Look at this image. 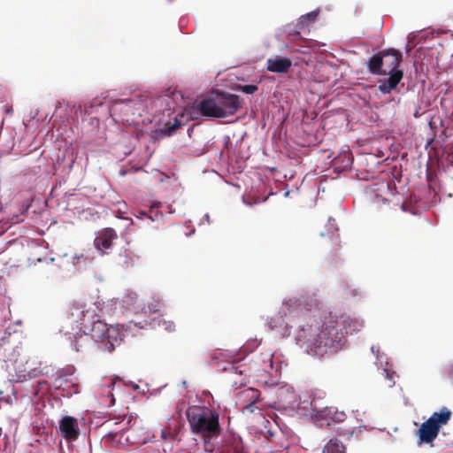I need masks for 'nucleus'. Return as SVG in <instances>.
Here are the masks:
<instances>
[{"label": "nucleus", "instance_id": "1", "mask_svg": "<svg viewBox=\"0 0 453 453\" xmlns=\"http://www.w3.org/2000/svg\"><path fill=\"white\" fill-rule=\"evenodd\" d=\"M363 326V320L346 313L330 312L324 318L320 330L312 341L314 352L319 356L337 352L345 343V334L357 333Z\"/></svg>", "mask_w": 453, "mask_h": 453}, {"label": "nucleus", "instance_id": "2", "mask_svg": "<svg viewBox=\"0 0 453 453\" xmlns=\"http://www.w3.org/2000/svg\"><path fill=\"white\" fill-rule=\"evenodd\" d=\"M191 432L203 438L205 449L212 451L211 441L221 434L219 413L205 406L191 405L186 410Z\"/></svg>", "mask_w": 453, "mask_h": 453}, {"label": "nucleus", "instance_id": "3", "mask_svg": "<svg viewBox=\"0 0 453 453\" xmlns=\"http://www.w3.org/2000/svg\"><path fill=\"white\" fill-rule=\"evenodd\" d=\"M83 308V304L78 303H73L71 308L72 315H74L73 310H81V312L83 316L81 322V326L84 330L89 331L88 334L93 340L96 339L100 341V347L104 350L110 353L112 352L122 342L120 331L113 326H108L105 322L99 319L96 315L94 316L96 319H94L90 324L86 320V314L88 313V311H85Z\"/></svg>", "mask_w": 453, "mask_h": 453}, {"label": "nucleus", "instance_id": "4", "mask_svg": "<svg viewBox=\"0 0 453 453\" xmlns=\"http://www.w3.org/2000/svg\"><path fill=\"white\" fill-rule=\"evenodd\" d=\"M152 104V100L146 95L138 94L132 97L114 101L110 107V114L115 122L127 126H134Z\"/></svg>", "mask_w": 453, "mask_h": 453}, {"label": "nucleus", "instance_id": "5", "mask_svg": "<svg viewBox=\"0 0 453 453\" xmlns=\"http://www.w3.org/2000/svg\"><path fill=\"white\" fill-rule=\"evenodd\" d=\"M451 418L452 411L448 407L443 406L439 411H434L427 420L421 424L417 432L418 444L433 446L441 428L446 426Z\"/></svg>", "mask_w": 453, "mask_h": 453}, {"label": "nucleus", "instance_id": "6", "mask_svg": "<svg viewBox=\"0 0 453 453\" xmlns=\"http://www.w3.org/2000/svg\"><path fill=\"white\" fill-rule=\"evenodd\" d=\"M218 106L219 108L221 118L232 116L241 108L240 97L236 95L226 92L213 93Z\"/></svg>", "mask_w": 453, "mask_h": 453}, {"label": "nucleus", "instance_id": "7", "mask_svg": "<svg viewBox=\"0 0 453 453\" xmlns=\"http://www.w3.org/2000/svg\"><path fill=\"white\" fill-rule=\"evenodd\" d=\"M117 239V232L111 227H106L97 233L94 240V246L103 254H105L108 250L112 248L113 242Z\"/></svg>", "mask_w": 453, "mask_h": 453}, {"label": "nucleus", "instance_id": "8", "mask_svg": "<svg viewBox=\"0 0 453 453\" xmlns=\"http://www.w3.org/2000/svg\"><path fill=\"white\" fill-rule=\"evenodd\" d=\"M59 432L66 441H76L80 435L77 418L71 416H65L59 421Z\"/></svg>", "mask_w": 453, "mask_h": 453}, {"label": "nucleus", "instance_id": "9", "mask_svg": "<svg viewBox=\"0 0 453 453\" xmlns=\"http://www.w3.org/2000/svg\"><path fill=\"white\" fill-rule=\"evenodd\" d=\"M383 69L385 75L395 71H401L398 69L399 65L403 61V54L395 49H388L381 50Z\"/></svg>", "mask_w": 453, "mask_h": 453}, {"label": "nucleus", "instance_id": "10", "mask_svg": "<svg viewBox=\"0 0 453 453\" xmlns=\"http://www.w3.org/2000/svg\"><path fill=\"white\" fill-rule=\"evenodd\" d=\"M280 310L282 311L291 321L303 319L302 303L298 302L297 298L285 300Z\"/></svg>", "mask_w": 453, "mask_h": 453}, {"label": "nucleus", "instance_id": "11", "mask_svg": "<svg viewBox=\"0 0 453 453\" xmlns=\"http://www.w3.org/2000/svg\"><path fill=\"white\" fill-rule=\"evenodd\" d=\"M198 109L203 116L221 118L219 114L220 113V111L213 94L207 98L203 99L198 104Z\"/></svg>", "mask_w": 453, "mask_h": 453}, {"label": "nucleus", "instance_id": "12", "mask_svg": "<svg viewBox=\"0 0 453 453\" xmlns=\"http://www.w3.org/2000/svg\"><path fill=\"white\" fill-rule=\"evenodd\" d=\"M388 74L389 77L384 81H381L379 84V90L383 94H388L396 88L397 85L400 83L403 77V71H395Z\"/></svg>", "mask_w": 453, "mask_h": 453}, {"label": "nucleus", "instance_id": "13", "mask_svg": "<svg viewBox=\"0 0 453 453\" xmlns=\"http://www.w3.org/2000/svg\"><path fill=\"white\" fill-rule=\"evenodd\" d=\"M292 65V62L288 58H269L266 62V68L269 72L277 73H287Z\"/></svg>", "mask_w": 453, "mask_h": 453}, {"label": "nucleus", "instance_id": "14", "mask_svg": "<svg viewBox=\"0 0 453 453\" xmlns=\"http://www.w3.org/2000/svg\"><path fill=\"white\" fill-rule=\"evenodd\" d=\"M92 343L93 339L90 337L89 334L84 330L83 334H80L74 336L72 346L76 351H83L91 346Z\"/></svg>", "mask_w": 453, "mask_h": 453}, {"label": "nucleus", "instance_id": "15", "mask_svg": "<svg viewBox=\"0 0 453 453\" xmlns=\"http://www.w3.org/2000/svg\"><path fill=\"white\" fill-rule=\"evenodd\" d=\"M273 354L271 350L261 353L256 360L259 370L265 372H271L273 369Z\"/></svg>", "mask_w": 453, "mask_h": 453}, {"label": "nucleus", "instance_id": "16", "mask_svg": "<svg viewBox=\"0 0 453 453\" xmlns=\"http://www.w3.org/2000/svg\"><path fill=\"white\" fill-rule=\"evenodd\" d=\"M291 321L282 311H279L277 314L271 317L268 319V326L272 330H278L288 326V322Z\"/></svg>", "mask_w": 453, "mask_h": 453}, {"label": "nucleus", "instance_id": "17", "mask_svg": "<svg viewBox=\"0 0 453 453\" xmlns=\"http://www.w3.org/2000/svg\"><path fill=\"white\" fill-rule=\"evenodd\" d=\"M367 67L371 73L376 75H385L383 69V61L381 51L373 55L367 62Z\"/></svg>", "mask_w": 453, "mask_h": 453}, {"label": "nucleus", "instance_id": "18", "mask_svg": "<svg viewBox=\"0 0 453 453\" xmlns=\"http://www.w3.org/2000/svg\"><path fill=\"white\" fill-rule=\"evenodd\" d=\"M219 453H246L242 441L240 439H233L226 442L219 449Z\"/></svg>", "mask_w": 453, "mask_h": 453}, {"label": "nucleus", "instance_id": "19", "mask_svg": "<svg viewBox=\"0 0 453 453\" xmlns=\"http://www.w3.org/2000/svg\"><path fill=\"white\" fill-rule=\"evenodd\" d=\"M297 300L302 303L303 319H305L308 311H312L318 306L317 299L313 296H302Z\"/></svg>", "mask_w": 453, "mask_h": 453}, {"label": "nucleus", "instance_id": "20", "mask_svg": "<svg viewBox=\"0 0 453 453\" xmlns=\"http://www.w3.org/2000/svg\"><path fill=\"white\" fill-rule=\"evenodd\" d=\"M323 453H346L344 445L337 439H331L324 447Z\"/></svg>", "mask_w": 453, "mask_h": 453}, {"label": "nucleus", "instance_id": "21", "mask_svg": "<svg viewBox=\"0 0 453 453\" xmlns=\"http://www.w3.org/2000/svg\"><path fill=\"white\" fill-rule=\"evenodd\" d=\"M161 304L159 301L152 299L148 303L147 306L143 307L145 312H149L150 314L157 313L160 311Z\"/></svg>", "mask_w": 453, "mask_h": 453}, {"label": "nucleus", "instance_id": "22", "mask_svg": "<svg viewBox=\"0 0 453 453\" xmlns=\"http://www.w3.org/2000/svg\"><path fill=\"white\" fill-rule=\"evenodd\" d=\"M159 204L160 203L153 204L148 211V219H150L151 221H156L159 219H162L163 217V214L156 210V208H157Z\"/></svg>", "mask_w": 453, "mask_h": 453}, {"label": "nucleus", "instance_id": "23", "mask_svg": "<svg viewBox=\"0 0 453 453\" xmlns=\"http://www.w3.org/2000/svg\"><path fill=\"white\" fill-rule=\"evenodd\" d=\"M117 204L118 209L115 211L116 217L122 219H127V218L124 217V214H126L127 211V204L126 203V202L119 201Z\"/></svg>", "mask_w": 453, "mask_h": 453}, {"label": "nucleus", "instance_id": "24", "mask_svg": "<svg viewBox=\"0 0 453 453\" xmlns=\"http://www.w3.org/2000/svg\"><path fill=\"white\" fill-rule=\"evenodd\" d=\"M157 325L162 326L167 332H172L175 329L174 323L170 320H165L164 318H158Z\"/></svg>", "mask_w": 453, "mask_h": 453}, {"label": "nucleus", "instance_id": "25", "mask_svg": "<svg viewBox=\"0 0 453 453\" xmlns=\"http://www.w3.org/2000/svg\"><path fill=\"white\" fill-rule=\"evenodd\" d=\"M237 89L245 94H254L258 90V87L257 85H253V84L238 85Z\"/></svg>", "mask_w": 453, "mask_h": 453}, {"label": "nucleus", "instance_id": "26", "mask_svg": "<svg viewBox=\"0 0 453 453\" xmlns=\"http://www.w3.org/2000/svg\"><path fill=\"white\" fill-rule=\"evenodd\" d=\"M243 395L247 397L257 399L259 397L260 393L258 390L249 388L243 392Z\"/></svg>", "mask_w": 453, "mask_h": 453}, {"label": "nucleus", "instance_id": "27", "mask_svg": "<svg viewBox=\"0 0 453 453\" xmlns=\"http://www.w3.org/2000/svg\"><path fill=\"white\" fill-rule=\"evenodd\" d=\"M444 372L449 377L453 376V362L444 367Z\"/></svg>", "mask_w": 453, "mask_h": 453}, {"label": "nucleus", "instance_id": "28", "mask_svg": "<svg viewBox=\"0 0 453 453\" xmlns=\"http://www.w3.org/2000/svg\"><path fill=\"white\" fill-rule=\"evenodd\" d=\"M138 219H143L144 218H148V211H141L138 215H136Z\"/></svg>", "mask_w": 453, "mask_h": 453}, {"label": "nucleus", "instance_id": "29", "mask_svg": "<svg viewBox=\"0 0 453 453\" xmlns=\"http://www.w3.org/2000/svg\"><path fill=\"white\" fill-rule=\"evenodd\" d=\"M160 436H161V438H162L163 440H166L168 437H170V436H171V434H170V433H168V432H166V431L162 430V431H161V435H160Z\"/></svg>", "mask_w": 453, "mask_h": 453}, {"label": "nucleus", "instance_id": "30", "mask_svg": "<svg viewBox=\"0 0 453 453\" xmlns=\"http://www.w3.org/2000/svg\"><path fill=\"white\" fill-rule=\"evenodd\" d=\"M29 377H35L37 375L36 369L28 372Z\"/></svg>", "mask_w": 453, "mask_h": 453}, {"label": "nucleus", "instance_id": "31", "mask_svg": "<svg viewBox=\"0 0 453 453\" xmlns=\"http://www.w3.org/2000/svg\"><path fill=\"white\" fill-rule=\"evenodd\" d=\"M382 188L383 189H385L386 191H389V185L388 183H384L382 184Z\"/></svg>", "mask_w": 453, "mask_h": 453}, {"label": "nucleus", "instance_id": "32", "mask_svg": "<svg viewBox=\"0 0 453 453\" xmlns=\"http://www.w3.org/2000/svg\"><path fill=\"white\" fill-rule=\"evenodd\" d=\"M384 372L386 373L387 377L390 378L391 379V376L389 375L388 370H384Z\"/></svg>", "mask_w": 453, "mask_h": 453}, {"label": "nucleus", "instance_id": "33", "mask_svg": "<svg viewBox=\"0 0 453 453\" xmlns=\"http://www.w3.org/2000/svg\"><path fill=\"white\" fill-rule=\"evenodd\" d=\"M300 326L302 327V330H303V331H305V330H306V329H305V326H304V325H300Z\"/></svg>", "mask_w": 453, "mask_h": 453}, {"label": "nucleus", "instance_id": "34", "mask_svg": "<svg viewBox=\"0 0 453 453\" xmlns=\"http://www.w3.org/2000/svg\"><path fill=\"white\" fill-rule=\"evenodd\" d=\"M307 326H309V327H310V329H309V330L312 331V328H311V327H312V325H307Z\"/></svg>", "mask_w": 453, "mask_h": 453}]
</instances>
